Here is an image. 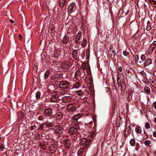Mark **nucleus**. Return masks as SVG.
<instances>
[{"mask_svg": "<svg viewBox=\"0 0 156 156\" xmlns=\"http://www.w3.org/2000/svg\"><path fill=\"white\" fill-rule=\"evenodd\" d=\"M51 73L49 70L46 71L44 73V76L45 79H47L50 74Z\"/></svg>", "mask_w": 156, "mask_h": 156, "instance_id": "7c9ffc66", "label": "nucleus"}, {"mask_svg": "<svg viewBox=\"0 0 156 156\" xmlns=\"http://www.w3.org/2000/svg\"><path fill=\"white\" fill-rule=\"evenodd\" d=\"M82 74V71L80 70H77L76 72L74 74L75 77L76 79L79 77Z\"/></svg>", "mask_w": 156, "mask_h": 156, "instance_id": "a878e982", "label": "nucleus"}, {"mask_svg": "<svg viewBox=\"0 0 156 156\" xmlns=\"http://www.w3.org/2000/svg\"><path fill=\"white\" fill-rule=\"evenodd\" d=\"M72 100V98L70 97L65 96L62 98V101L63 102H69Z\"/></svg>", "mask_w": 156, "mask_h": 156, "instance_id": "4468645a", "label": "nucleus"}, {"mask_svg": "<svg viewBox=\"0 0 156 156\" xmlns=\"http://www.w3.org/2000/svg\"><path fill=\"white\" fill-rule=\"evenodd\" d=\"M129 143L132 146H134L136 144L135 140L134 139H132L130 140Z\"/></svg>", "mask_w": 156, "mask_h": 156, "instance_id": "2f4dec72", "label": "nucleus"}, {"mask_svg": "<svg viewBox=\"0 0 156 156\" xmlns=\"http://www.w3.org/2000/svg\"><path fill=\"white\" fill-rule=\"evenodd\" d=\"M58 100V96H52L49 100L50 102H55Z\"/></svg>", "mask_w": 156, "mask_h": 156, "instance_id": "2eb2a0df", "label": "nucleus"}, {"mask_svg": "<svg viewBox=\"0 0 156 156\" xmlns=\"http://www.w3.org/2000/svg\"><path fill=\"white\" fill-rule=\"evenodd\" d=\"M140 63V67L145 68L148 73H150V72L152 71L153 69V67H151L150 66L152 64V60L151 59H147L145 60L144 63L142 62Z\"/></svg>", "mask_w": 156, "mask_h": 156, "instance_id": "f257e3e1", "label": "nucleus"}, {"mask_svg": "<svg viewBox=\"0 0 156 156\" xmlns=\"http://www.w3.org/2000/svg\"><path fill=\"white\" fill-rule=\"evenodd\" d=\"M66 0H59V5L61 8H63L66 4Z\"/></svg>", "mask_w": 156, "mask_h": 156, "instance_id": "412c9836", "label": "nucleus"}, {"mask_svg": "<svg viewBox=\"0 0 156 156\" xmlns=\"http://www.w3.org/2000/svg\"><path fill=\"white\" fill-rule=\"evenodd\" d=\"M40 137V135L39 133H37L35 134L34 137V138L35 140H37L39 139Z\"/></svg>", "mask_w": 156, "mask_h": 156, "instance_id": "f704fd0d", "label": "nucleus"}, {"mask_svg": "<svg viewBox=\"0 0 156 156\" xmlns=\"http://www.w3.org/2000/svg\"><path fill=\"white\" fill-rule=\"evenodd\" d=\"M140 73L144 78H145L146 77V74L144 71H141L140 72Z\"/></svg>", "mask_w": 156, "mask_h": 156, "instance_id": "79ce46f5", "label": "nucleus"}, {"mask_svg": "<svg viewBox=\"0 0 156 156\" xmlns=\"http://www.w3.org/2000/svg\"><path fill=\"white\" fill-rule=\"evenodd\" d=\"M153 73L154 76L156 77V70L153 72Z\"/></svg>", "mask_w": 156, "mask_h": 156, "instance_id": "338daca9", "label": "nucleus"}, {"mask_svg": "<svg viewBox=\"0 0 156 156\" xmlns=\"http://www.w3.org/2000/svg\"><path fill=\"white\" fill-rule=\"evenodd\" d=\"M24 113L22 112H20L18 114V118L19 119V121L22 120L24 117Z\"/></svg>", "mask_w": 156, "mask_h": 156, "instance_id": "aec40b11", "label": "nucleus"}, {"mask_svg": "<svg viewBox=\"0 0 156 156\" xmlns=\"http://www.w3.org/2000/svg\"><path fill=\"white\" fill-rule=\"evenodd\" d=\"M117 82L119 83V86L121 87V89L123 87L126 86L125 84V81L124 79H121V77L118 76L117 78Z\"/></svg>", "mask_w": 156, "mask_h": 156, "instance_id": "6e6552de", "label": "nucleus"}, {"mask_svg": "<svg viewBox=\"0 0 156 156\" xmlns=\"http://www.w3.org/2000/svg\"><path fill=\"white\" fill-rule=\"evenodd\" d=\"M85 149L83 147L80 148L77 152V154L79 156H81L85 152Z\"/></svg>", "mask_w": 156, "mask_h": 156, "instance_id": "6ab92c4d", "label": "nucleus"}, {"mask_svg": "<svg viewBox=\"0 0 156 156\" xmlns=\"http://www.w3.org/2000/svg\"><path fill=\"white\" fill-rule=\"evenodd\" d=\"M145 127L147 129H150V126L149 123L147 122H146L145 124Z\"/></svg>", "mask_w": 156, "mask_h": 156, "instance_id": "58836bf2", "label": "nucleus"}, {"mask_svg": "<svg viewBox=\"0 0 156 156\" xmlns=\"http://www.w3.org/2000/svg\"><path fill=\"white\" fill-rule=\"evenodd\" d=\"M72 125L73 127H74L75 128L77 129H79V126L77 123V121H72Z\"/></svg>", "mask_w": 156, "mask_h": 156, "instance_id": "4be33fe9", "label": "nucleus"}, {"mask_svg": "<svg viewBox=\"0 0 156 156\" xmlns=\"http://www.w3.org/2000/svg\"><path fill=\"white\" fill-rule=\"evenodd\" d=\"M52 113V109L50 108H48L44 110V115L46 117H48L50 116Z\"/></svg>", "mask_w": 156, "mask_h": 156, "instance_id": "1a4fd4ad", "label": "nucleus"}, {"mask_svg": "<svg viewBox=\"0 0 156 156\" xmlns=\"http://www.w3.org/2000/svg\"><path fill=\"white\" fill-rule=\"evenodd\" d=\"M39 145L43 149L45 150L47 148V147L44 143L41 142L40 143Z\"/></svg>", "mask_w": 156, "mask_h": 156, "instance_id": "473e14b6", "label": "nucleus"}, {"mask_svg": "<svg viewBox=\"0 0 156 156\" xmlns=\"http://www.w3.org/2000/svg\"><path fill=\"white\" fill-rule=\"evenodd\" d=\"M135 131L137 134L140 133L142 131V130L140 127H138L136 128Z\"/></svg>", "mask_w": 156, "mask_h": 156, "instance_id": "c756f323", "label": "nucleus"}, {"mask_svg": "<svg viewBox=\"0 0 156 156\" xmlns=\"http://www.w3.org/2000/svg\"><path fill=\"white\" fill-rule=\"evenodd\" d=\"M144 136L143 137V139H146V138H147V134L146 132H145V131H144Z\"/></svg>", "mask_w": 156, "mask_h": 156, "instance_id": "09e8293b", "label": "nucleus"}, {"mask_svg": "<svg viewBox=\"0 0 156 156\" xmlns=\"http://www.w3.org/2000/svg\"><path fill=\"white\" fill-rule=\"evenodd\" d=\"M75 48L78 49L79 48V45L77 44L75 46Z\"/></svg>", "mask_w": 156, "mask_h": 156, "instance_id": "e2e57ef3", "label": "nucleus"}, {"mask_svg": "<svg viewBox=\"0 0 156 156\" xmlns=\"http://www.w3.org/2000/svg\"><path fill=\"white\" fill-rule=\"evenodd\" d=\"M53 129L56 133H61L63 132L64 130L63 127L59 126H54Z\"/></svg>", "mask_w": 156, "mask_h": 156, "instance_id": "423d86ee", "label": "nucleus"}, {"mask_svg": "<svg viewBox=\"0 0 156 156\" xmlns=\"http://www.w3.org/2000/svg\"><path fill=\"white\" fill-rule=\"evenodd\" d=\"M116 126L117 127H119L122 125V121L120 118H118L116 122Z\"/></svg>", "mask_w": 156, "mask_h": 156, "instance_id": "b1692460", "label": "nucleus"}, {"mask_svg": "<svg viewBox=\"0 0 156 156\" xmlns=\"http://www.w3.org/2000/svg\"><path fill=\"white\" fill-rule=\"evenodd\" d=\"M70 66L69 65L67 62H64L61 64L60 67L63 69H66L70 67Z\"/></svg>", "mask_w": 156, "mask_h": 156, "instance_id": "ddd939ff", "label": "nucleus"}, {"mask_svg": "<svg viewBox=\"0 0 156 156\" xmlns=\"http://www.w3.org/2000/svg\"><path fill=\"white\" fill-rule=\"evenodd\" d=\"M92 141L90 139L82 138L80 140V143L81 146L84 148H87L90 146Z\"/></svg>", "mask_w": 156, "mask_h": 156, "instance_id": "f03ea898", "label": "nucleus"}, {"mask_svg": "<svg viewBox=\"0 0 156 156\" xmlns=\"http://www.w3.org/2000/svg\"><path fill=\"white\" fill-rule=\"evenodd\" d=\"M139 17L144 16L145 15V11L144 10H141L139 11L138 13Z\"/></svg>", "mask_w": 156, "mask_h": 156, "instance_id": "cd10ccee", "label": "nucleus"}, {"mask_svg": "<svg viewBox=\"0 0 156 156\" xmlns=\"http://www.w3.org/2000/svg\"><path fill=\"white\" fill-rule=\"evenodd\" d=\"M153 136L154 137H156V131H155L153 133Z\"/></svg>", "mask_w": 156, "mask_h": 156, "instance_id": "0e129e2a", "label": "nucleus"}, {"mask_svg": "<svg viewBox=\"0 0 156 156\" xmlns=\"http://www.w3.org/2000/svg\"><path fill=\"white\" fill-rule=\"evenodd\" d=\"M33 68L35 71H37V65H35V64L33 67Z\"/></svg>", "mask_w": 156, "mask_h": 156, "instance_id": "4d7b16f0", "label": "nucleus"}, {"mask_svg": "<svg viewBox=\"0 0 156 156\" xmlns=\"http://www.w3.org/2000/svg\"><path fill=\"white\" fill-rule=\"evenodd\" d=\"M123 54L124 56H127L129 54V53L126 51H125L123 52Z\"/></svg>", "mask_w": 156, "mask_h": 156, "instance_id": "8fccbe9b", "label": "nucleus"}, {"mask_svg": "<svg viewBox=\"0 0 156 156\" xmlns=\"http://www.w3.org/2000/svg\"><path fill=\"white\" fill-rule=\"evenodd\" d=\"M76 115V116L77 118L78 119L83 116V114L80 113L77 114Z\"/></svg>", "mask_w": 156, "mask_h": 156, "instance_id": "49530a36", "label": "nucleus"}, {"mask_svg": "<svg viewBox=\"0 0 156 156\" xmlns=\"http://www.w3.org/2000/svg\"><path fill=\"white\" fill-rule=\"evenodd\" d=\"M69 37L67 35H66L63 38L62 43L63 44H67L69 41Z\"/></svg>", "mask_w": 156, "mask_h": 156, "instance_id": "f3484780", "label": "nucleus"}, {"mask_svg": "<svg viewBox=\"0 0 156 156\" xmlns=\"http://www.w3.org/2000/svg\"><path fill=\"white\" fill-rule=\"evenodd\" d=\"M118 70L120 72H122V68L121 67H119L118 68Z\"/></svg>", "mask_w": 156, "mask_h": 156, "instance_id": "680f3d73", "label": "nucleus"}, {"mask_svg": "<svg viewBox=\"0 0 156 156\" xmlns=\"http://www.w3.org/2000/svg\"><path fill=\"white\" fill-rule=\"evenodd\" d=\"M44 127V126L43 125L41 124L39 126V127L38 128V129H41V130H42L43 129Z\"/></svg>", "mask_w": 156, "mask_h": 156, "instance_id": "864d4df0", "label": "nucleus"}, {"mask_svg": "<svg viewBox=\"0 0 156 156\" xmlns=\"http://www.w3.org/2000/svg\"><path fill=\"white\" fill-rule=\"evenodd\" d=\"M151 29V27L150 26H149L146 28V30L147 31L150 30Z\"/></svg>", "mask_w": 156, "mask_h": 156, "instance_id": "13d9d810", "label": "nucleus"}, {"mask_svg": "<svg viewBox=\"0 0 156 156\" xmlns=\"http://www.w3.org/2000/svg\"><path fill=\"white\" fill-rule=\"evenodd\" d=\"M153 106L154 107V108L156 109V101H155L154 103H153Z\"/></svg>", "mask_w": 156, "mask_h": 156, "instance_id": "bf43d9fd", "label": "nucleus"}, {"mask_svg": "<svg viewBox=\"0 0 156 156\" xmlns=\"http://www.w3.org/2000/svg\"><path fill=\"white\" fill-rule=\"evenodd\" d=\"M129 10H128L126 12H125V14L126 15H127V14H128L129 13Z\"/></svg>", "mask_w": 156, "mask_h": 156, "instance_id": "69168bd1", "label": "nucleus"}, {"mask_svg": "<svg viewBox=\"0 0 156 156\" xmlns=\"http://www.w3.org/2000/svg\"><path fill=\"white\" fill-rule=\"evenodd\" d=\"M58 94V92L57 91H54L52 93V96H58L57 94Z\"/></svg>", "mask_w": 156, "mask_h": 156, "instance_id": "3c124183", "label": "nucleus"}, {"mask_svg": "<svg viewBox=\"0 0 156 156\" xmlns=\"http://www.w3.org/2000/svg\"><path fill=\"white\" fill-rule=\"evenodd\" d=\"M81 85L79 83H77L74 86V88H77L79 87Z\"/></svg>", "mask_w": 156, "mask_h": 156, "instance_id": "a19ab883", "label": "nucleus"}, {"mask_svg": "<svg viewBox=\"0 0 156 156\" xmlns=\"http://www.w3.org/2000/svg\"><path fill=\"white\" fill-rule=\"evenodd\" d=\"M19 38L20 39V40L21 41H22V36L21 35L19 34Z\"/></svg>", "mask_w": 156, "mask_h": 156, "instance_id": "052dcab7", "label": "nucleus"}, {"mask_svg": "<svg viewBox=\"0 0 156 156\" xmlns=\"http://www.w3.org/2000/svg\"><path fill=\"white\" fill-rule=\"evenodd\" d=\"M4 147L3 144H0V151H3Z\"/></svg>", "mask_w": 156, "mask_h": 156, "instance_id": "de8ad7c7", "label": "nucleus"}, {"mask_svg": "<svg viewBox=\"0 0 156 156\" xmlns=\"http://www.w3.org/2000/svg\"><path fill=\"white\" fill-rule=\"evenodd\" d=\"M134 61L136 64H138L140 67V63H142V62L139 60V56L138 55H136L134 56Z\"/></svg>", "mask_w": 156, "mask_h": 156, "instance_id": "a211bd4d", "label": "nucleus"}, {"mask_svg": "<svg viewBox=\"0 0 156 156\" xmlns=\"http://www.w3.org/2000/svg\"><path fill=\"white\" fill-rule=\"evenodd\" d=\"M61 74L60 73H56L54 75H51V80H57L58 78H60Z\"/></svg>", "mask_w": 156, "mask_h": 156, "instance_id": "9b49d317", "label": "nucleus"}, {"mask_svg": "<svg viewBox=\"0 0 156 156\" xmlns=\"http://www.w3.org/2000/svg\"><path fill=\"white\" fill-rule=\"evenodd\" d=\"M87 25V22L84 20H83L81 22V27L83 29H84Z\"/></svg>", "mask_w": 156, "mask_h": 156, "instance_id": "c85d7f7f", "label": "nucleus"}, {"mask_svg": "<svg viewBox=\"0 0 156 156\" xmlns=\"http://www.w3.org/2000/svg\"><path fill=\"white\" fill-rule=\"evenodd\" d=\"M152 44L156 46V41H154L153 43Z\"/></svg>", "mask_w": 156, "mask_h": 156, "instance_id": "774afa93", "label": "nucleus"}, {"mask_svg": "<svg viewBox=\"0 0 156 156\" xmlns=\"http://www.w3.org/2000/svg\"><path fill=\"white\" fill-rule=\"evenodd\" d=\"M56 116L58 119H61L63 116V114L62 112H58L56 114Z\"/></svg>", "mask_w": 156, "mask_h": 156, "instance_id": "393cba45", "label": "nucleus"}, {"mask_svg": "<svg viewBox=\"0 0 156 156\" xmlns=\"http://www.w3.org/2000/svg\"><path fill=\"white\" fill-rule=\"evenodd\" d=\"M63 144L67 148H69L71 144L70 140L68 139L65 140L63 142Z\"/></svg>", "mask_w": 156, "mask_h": 156, "instance_id": "dca6fc26", "label": "nucleus"}, {"mask_svg": "<svg viewBox=\"0 0 156 156\" xmlns=\"http://www.w3.org/2000/svg\"><path fill=\"white\" fill-rule=\"evenodd\" d=\"M156 46H155V45L152 44L150 46V48L152 49V50H153L156 47Z\"/></svg>", "mask_w": 156, "mask_h": 156, "instance_id": "6e6d98bb", "label": "nucleus"}, {"mask_svg": "<svg viewBox=\"0 0 156 156\" xmlns=\"http://www.w3.org/2000/svg\"><path fill=\"white\" fill-rule=\"evenodd\" d=\"M78 49L75 50L73 51V58L76 60L77 59L80 55Z\"/></svg>", "mask_w": 156, "mask_h": 156, "instance_id": "9d476101", "label": "nucleus"}, {"mask_svg": "<svg viewBox=\"0 0 156 156\" xmlns=\"http://www.w3.org/2000/svg\"><path fill=\"white\" fill-rule=\"evenodd\" d=\"M69 82L63 80L60 83L59 86L60 88L65 90L69 87Z\"/></svg>", "mask_w": 156, "mask_h": 156, "instance_id": "7ed1b4c3", "label": "nucleus"}, {"mask_svg": "<svg viewBox=\"0 0 156 156\" xmlns=\"http://www.w3.org/2000/svg\"><path fill=\"white\" fill-rule=\"evenodd\" d=\"M76 109V107L75 104H70L68 105L66 107V111L67 112H73Z\"/></svg>", "mask_w": 156, "mask_h": 156, "instance_id": "20e7f679", "label": "nucleus"}, {"mask_svg": "<svg viewBox=\"0 0 156 156\" xmlns=\"http://www.w3.org/2000/svg\"><path fill=\"white\" fill-rule=\"evenodd\" d=\"M151 142L149 140H146L144 141V144H145L147 147L150 146V145L151 144Z\"/></svg>", "mask_w": 156, "mask_h": 156, "instance_id": "e433bc0d", "label": "nucleus"}, {"mask_svg": "<svg viewBox=\"0 0 156 156\" xmlns=\"http://www.w3.org/2000/svg\"><path fill=\"white\" fill-rule=\"evenodd\" d=\"M82 32L79 31L76 35L75 40V43L77 44H80V40L82 39Z\"/></svg>", "mask_w": 156, "mask_h": 156, "instance_id": "0eeeda50", "label": "nucleus"}, {"mask_svg": "<svg viewBox=\"0 0 156 156\" xmlns=\"http://www.w3.org/2000/svg\"><path fill=\"white\" fill-rule=\"evenodd\" d=\"M78 130L74 127H70L68 129V132L70 135H74L77 132V130Z\"/></svg>", "mask_w": 156, "mask_h": 156, "instance_id": "f8f14e48", "label": "nucleus"}, {"mask_svg": "<svg viewBox=\"0 0 156 156\" xmlns=\"http://www.w3.org/2000/svg\"><path fill=\"white\" fill-rule=\"evenodd\" d=\"M110 53H111V56L112 58H114L115 56V51L113 50H111L110 49Z\"/></svg>", "mask_w": 156, "mask_h": 156, "instance_id": "72a5a7b5", "label": "nucleus"}, {"mask_svg": "<svg viewBox=\"0 0 156 156\" xmlns=\"http://www.w3.org/2000/svg\"><path fill=\"white\" fill-rule=\"evenodd\" d=\"M146 57L144 55H142L140 56V59L142 61L145 60Z\"/></svg>", "mask_w": 156, "mask_h": 156, "instance_id": "37998d69", "label": "nucleus"}, {"mask_svg": "<svg viewBox=\"0 0 156 156\" xmlns=\"http://www.w3.org/2000/svg\"><path fill=\"white\" fill-rule=\"evenodd\" d=\"M41 96L40 92L39 91L37 92L36 94V97L37 99H38L40 98Z\"/></svg>", "mask_w": 156, "mask_h": 156, "instance_id": "ea45409f", "label": "nucleus"}, {"mask_svg": "<svg viewBox=\"0 0 156 156\" xmlns=\"http://www.w3.org/2000/svg\"><path fill=\"white\" fill-rule=\"evenodd\" d=\"M145 91L147 94H150V89L147 87H145L144 89Z\"/></svg>", "mask_w": 156, "mask_h": 156, "instance_id": "4c0bfd02", "label": "nucleus"}, {"mask_svg": "<svg viewBox=\"0 0 156 156\" xmlns=\"http://www.w3.org/2000/svg\"><path fill=\"white\" fill-rule=\"evenodd\" d=\"M50 151L51 153H54L55 152L57 148L55 147L53 145H51L49 147Z\"/></svg>", "mask_w": 156, "mask_h": 156, "instance_id": "bb28decb", "label": "nucleus"}, {"mask_svg": "<svg viewBox=\"0 0 156 156\" xmlns=\"http://www.w3.org/2000/svg\"><path fill=\"white\" fill-rule=\"evenodd\" d=\"M76 93L79 96L83 95L84 93L82 90H79L76 91Z\"/></svg>", "mask_w": 156, "mask_h": 156, "instance_id": "c9c22d12", "label": "nucleus"}, {"mask_svg": "<svg viewBox=\"0 0 156 156\" xmlns=\"http://www.w3.org/2000/svg\"><path fill=\"white\" fill-rule=\"evenodd\" d=\"M76 9V7L75 4L74 2L71 3L69 5L68 11L70 13L74 12Z\"/></svg>", "mask_w": 156, "mask_h": 156, "instance_id": "39448f33", "label": "nucleus"}, {"mask_svg": "<svg viewBox=\"0 0 156 156\" xmlns=\"http://www.w3.org/2000/svg\"><path fill=\"white\" fill-rule=\"evenodd\" d=\"M47 126L48 127H51L54 125L53 122H47Z\"/></svg>", "mask_w": 156, "mask_h": 156, "instance_id": "c03bdc74", "label": "nucleus"}, {"mask_svg": "<svg viewBox=\"0 0 156 156\" xmlns=\"http://www.w3.org/2000/svg\"><path fill=\"white\" fill-rule=\"evenodd\" d=\"M78 119L77 118L76 115L73 116L72 117V121H77Z\"/></svg>", "mask_w": 156, "mask_h": 156, "instance_id": "a18cd8bd", "label": "nucleus"}, {"mask_svg": "<svg viewBox=\"0 0 156 156\" xmlns=\"http://www.w3.org/2000/svg\"><path fill=\"white\" fill-rule=\"evenodd\" d=\"M35 128V126H32L29 127V129L30 130L32 131L34 130Z\"/></svg>", "mask_w": 156, "mask_h": 156, "instance_id": "603ef678", "label": "nucleus"}, {"mask_svg": "<svg viewBox=\"0 0 156 156\" xmlns=\"http://www.w3.org/2000/svg\"><path fill=\"white\" fill-rule=\"evenodd\" d=\"M87 43V41L86 40L83 38V40L82 41H80V44H81V46L82 47L84 48L86 46Z\"/></svg>", "mask_w": 156, "mask_h": 156, "instance_id": "5701e85b", "label": "nucleus"}, {"mask_svg": "<svg viewBox=\"0 0 156 156\" xmlns=\"http://www.w3.org/2000/svg\"><path fill=\"white\" fill-rule=\"evenodd\" d=\"M44 117L42 115L39 116L38 117V119L40 120H43Z\"/></svg>", "mask_w": 156, "mask_h": 156, "instance_id": "5fc2aeb1", "label": "nucleus"}]
</instances>
